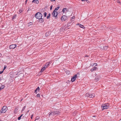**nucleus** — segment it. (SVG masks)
I'll list each match as a JSON object with an SVG mask.
<instances>
[{
  "label": "nucleus",
  "instance_id": "0eeeda50",
  "mask_svg": "<svg viewBox=\"0 0 121 121\" xmlns=\"http://www.w3.org/2000/svg\"><path fill=\"white\" fill-rule=\"evenodd\" d=\"M67 19V17L65 15L61 17V19L62 21H64L66 20Z\"/></svg>",
  "mask_w": 121,
  "mask_h": 121
},
{
  "label": "nucleus",
  "instance_id": "72a5a7b5",
  "mask_svg": "<svg viewBox=\"0 0 121 121\" xmlns=\"http://www.w3.org/2000/svg\"><path fill=\"white\" fill-rule=\"evenodd\" d=\"M28 24H29L30 25H31L32 24V22H30Z\"/></svg>",
  "mask_w": 121,
  "mask_h": 121
},
{
  "label": "nucleus",
  "instance_id": "9b49d317",
  "mask_svg": "<svg viewBox=\"0 0 121 121\" xmlns=\"http://www.w3.org/2000/svg\"><path fill=\"white\" fill-rule=\"evenodd\" d=\"M48 114L49 115V117H50V116L51 115H52L53 116L54 115H55L54 111L51 112H49L48 113Z\"/></svg>",
  "mask_w": 121,
  "mask_h": 121
},
{
  "label": "nucleus",
  "instance_id": "4468645a",
  "mask_svg": "<svg viewBox=\"0 0 121 121\" xmlns=\"http://www.w3.org/2000/svg\"><path fill=\"white\" fill-rule=\"evenodd\" d=\"M32 2H34L35 3L37 4H38L39 3V1L37 0H33Z\"/></svg>",
  "mask_w": 121,
  "mask_h": 121
},
{
  "label": "nucleus",
  "instance_id": "bb28decb",
  "mask_svg": "<svg viewBox=\"0 0 121 121\" xmlns=\"http://www.w3.org/2000/svg\"><path fill=\"white\" fill-rule=\"evenodd\" d=\"M39 119V117L37 116L36 117L35 120V121L36 120H38Z\"/></svg>",
  "mask_w": 121,
  "mask_h": 121
},
{
  "label": "nucleus",
  "instance_id": "c85d7f7f",
  "mask_svg": "<svg viewBox=\"0 0 121 121\" xmlns=\"http://www.w3.org/2000/svg\"><path fill=\"white\" fill-rule=\"evenodd\" d=\"M50 13H49V14H48V16H47V19H48V18H49V17H50Z\"/></svg>",
  "mask_w": 121,
  "mask_h": 121
},
{
  "label": "nucleus",
  "instance_id": "473e14b6",
  "mask_svg": "<svg viewBox=\"0 0 121 121\" xmlns=\"http://www.w3.org/2000/svg\"><path fill=\"white\" fill-rule=\"evenodd\" d=\"M37 97H40V95L39 94H38L37 95Z\"/></svg>",
  "mask_w": 121,
  "mask_h": 121
},
{
  "label": "nucleus",
  "instance_id": "2f4dec72",
  "mask_svg": "<svg viewBox=\"0 0 121 121\" xmlns=\"http://www.w3.org/2000/svg\"><path fill=\"white\" fill-rule=\"evenodd\" d=\"M97 65V63H94L93 64V66H96Z\"/></svg>",
  "mask_w": 121,
  "mask_h": 121
},
{
  "label": "nucleus",
  "instance_id": "c9c22d12",
  "mask_svg": "<svg viewBox=\"0 0 121 121\" xmlns=\"http://www.w3.org/2000/svg\"><path fill=\"white\" fill-rule=\"evenodd\" d=\"M75 18V17L74 16H73V17H71V20H72V19H74Z\"/></svg>",
  "mask_w": 121,
  "mask_h": 121
},
{
  "label": "nucleus",
  "instance_id": "49530a36",
  "mask_svg": "<svg viewBox=\"0 0 121 121\" xmlns=\"http://www.w3.org/2000/svg\"><path fill=\"white\" fill-rule=\"evenodd\" d=\"M1 79L0 78V81L1 80Z\"/></svg>",
  "mask_w": 121,
  "mask_h": 121
},
{
  "label": "nucleus",
  "instance_id": "1a4fd4ad",
  "mask_svg": "<svg viewBox=\"0 0 121 121\" xmlns=\"http://www.w3.org/2000/svg\"><path fill=\"white\" fill-rule=\"evenodd\" d=\"M97 70L98 68L97 67H94L92 68L91 69V71L92 72H93L94 71Z\"/></svg>",
  "mask_w": 121,
  "mask_h": 121
},
{
  "label": "nucleus",
  "instance_id": "f257e3e1",
  "mask_svg": "<svg viewBox=\"0 0 121 121\" xmlns=\"http://www.w3.org/2000/svg\"><path fill=\"white\" fill-rule=\"evenodd\" d=\"M42 14L39 12L37 13L35 15V17L37 19H38L42 18Z\"/></svg>",
  "mask_w": 121,
  "mask_h": 121
},
{
  "label": "nucleus",
  "instance_id": "a19ab883",
  "mask_svg": "<svg viewBox=\"0 0 121 121\" xmlns=\"http://www.w3.org/2000/svg\"><path fill=\"white\" fill-rule=\"evenodd\" d=\"M33 114H32V115H31V119H32V117H33Z\"/></svg>",
  "mask_w": 121,
  "mask_h": 121
},
{
  "label": "nucleus",
  "instance_id": "393cba45",
  "mask_svg": "<svg viewBox=\"0 0 121 121\" xmlns=\"http://www.w3.org/2000/svg\"><path fill=\"white\" fill-rule=\"evenodd\" d=\"M60 7H57L54 10H55V11H56Z\"/></svg>",
  "mask_w": 121,
  "mask_h": 121
},
{
  "label": "nucleus",
  "instance_id": "20e7f679",
  "mask_svg": "<svg viewBox=\"0 0 121 121\" xmlns=\"http://www.w3.org/2000/svg\"><path fill=\"white\" fill-rule=\"evenodd\" d=\"M7 109V107L6 106H4L2 108L0 111L1 113H5Z\"/></svg>",
  "mask_w": 121,
  "mask_h": 121
},
{
  "label": "nucleus",
  "instance_id": "7c9ffc66",
  "mask_svg": "<svg viewBox=\"0 0 121 121\" xmlns=\"http://www.w3.org/2000/svg\"><path fill=\"white\" fill-rule=\"evenodd\" d=\"M95 80L96 81H98L99 80V79L98 78V77H96L95 78Z\"/></svg>",
  "mask_w": 121,
  "mask_h": 121
},
{
  "label": "nucleus",
  "instance_id": "a878e982",
  "mask_svg": "<svg viewBox=\"0 0 121 121\" xmlns=\"http://www.w3.org/2000/svg\"><path fill=\"white\" fill-rule=\"evenodd\" d=\"M26 108V106H24V107H23L22 108V111H23Z\"/></svg>",
  "mask_w": 121,
  "mask_h": 121
},
{
  "label": "nucleus",
  "instance_id": "6e6552de",
  "mask_svg": "<svg viewBox=\"0 0 121 121\" xmlns=\"http://www.w3.org/2000/svg\"><path fill=\"white\" fill-rule=\"evenodd\" d=\"M77 77V74L75 75L72 78H71V81L72 82H74L76 79Z\"/></svg>",
  "mask_w": 121,
  "mask_h": 121
},
{
  "label": "nucleus",
  "instance_id": "e433bc0d",
  "mask_svg": "<svg viewBox=\"0 0 121 121\" xmlns=\"http://www.w3.org/2000/svg\"><path fill=\"white\" fill-rule=\"evenodd\" d=\"M3 72V70L2 71H0V74H1Z\"/></svg>",
  "mask_w": 121,
  "mask_h": 121
},
{
  "label": "nucleus",
  "instance_id": "aec40b11",
  "mask_svg": "<svg viewBox=\"0 0 121 121\" xmlns=\"http://www.w3.org/2000/svg\"><path fill=\"white\" fill-rule=\"evenodd\" d=\"M5 87V86L4 85H2L0 87V91L2 89H4Z\"/></svg>",
  "mask_w": 121,
  "mask_h": 121
},
{
  "label": "nucleus",
  "instance_id": "a18cd8bd",
  "mask_svg": "<svg viewBox=\"0 0 121 121\" xmlns=\"http://www.w3.org/2000/svg\"><path fill=\"white\" fill-rule=\"evenodd\" d=\"M82 1H83L86 0H81Z\"/></svg>",
  "mask_w": 121,
  "mask_h": 121
},
{
  "label": "nucleus",
  "instance_id": "58836bf2",
  "mask_svg": "<svg viewBox=\"0 0 121 121\" xmlns=\"http://www.w3.org/2000/svg\"><path fill=\"white\" fill-rule=\"evenodd\" d=\"M6 68V66H4L3 70H4Z\"/></svg>",
  "mask_w": 121,
  "mask_h": 121
},
{
  "label": "nucleus",
  "instance_id": "4be33fe9",
  "mask_svg": "<svg viewBox=\"0 0 121 121\" xmlns=\"http://www.w3.org/2000/svg\"><path fill=\"white\" fill-rule=\"evenodd\" d=\"M23 115V114L21 115L20 117H18V120H20L21 119V117H22Z\"/></svg>",
  "mask_w": 121,
  "mask_h": 121
},
{
  "label": "nucleus",
  "instance_id": "423d86ee",
  "mask_svg": "<svg viewBox=\"0 0 121 121\" xmlns=\"http://www.w3.org/2000/svg\"><path fill=\"white\" fill-rule=\"evenodd\" d=\"M16 47V44H13L10 45L9 46V48L10 49H13L15 48Z\"/></svg>",
  "mask_w": 121,
  "mask_h": 121
},
{
  "label": "nucleus",
  "instance_id": "2eb2a0df",
  "mask_svg": "<svg viewBox=\"0 0 121 121\" xmlns=\"http://www.w3.org/2000/svg\"><path fill=\"white\" fill-rule=\"evenodd\" d=\"M39 87H37L36 89L35 90V93H37V91H39Z\"/></svg>",
  "mask_w": 121,
  "mask_h": 121
},
{
  "label": "nucleus",
  "instance_id": "4c0bfd02",
  "mask_svg": "<svg viewBox=\"0 0 121 121\" xmlns=\"http://www.w3.org/2000/svg\"><path fill=\"white\" fill-rule=\"evenodd\" d=\"M28 0H26L25 2V4H26L27 3V1Z\"/></svg>",
  "mask_w": 121,
  "mask_h": 121
},
{
  "label": "nucleus",
  "instance_id": "39448f33",
  "mask_svg": "<svg viewBox=\"0 0 121 121\" xmlns=\"http://www.w3.org/2000/svg\"><path fill=\"white\" fill-rule=\"evenodd\" d=\"M52 15L53 17H55L56 18H57V12L55 10H54L52 12Z\"/></svg>",
  "mask_w": 121,
  "mask_h": 121
},
{
  "label": "nucleus",
  "instance_id": "c756f323",
  "mask_svg": "<svg viewBox=\"0 0 121 121\" xmlns=\"http://www.w3.org/2000/svg\"><path fill=\"white\" fill-rule=\"evenodd\" d=\"M17 109H15L14 110V113H16L17 111Z\"/></svg>",
  "mask_w": 121,
  "mask_h": 121
},
{
  "label": "nucleus",
  "instance_id": "f3484780",
  "mask_svg": "<svg viewBox=\"0 0 121 121\" xmlns=\"http://www.w3.org/2000/svg\"><path fill=\"white\" fill-rule=\"evenodd\" d=\"M45 36L46 37L50 35V32H47L45 34Z\"/></svg>",
  "mask_w": 121,
  "mask_h": 121
},
{
  "label": "nucleus",
  "instance_id": "09e8293b",
  "mask_svg": "<svg viewBox=\"0 0 121 121\" xmlns=\"http://www.w3.org/2000/svg\"><path fill=\"white\" fill-rule=\"evenodd\" d=\"M95 117V116H93V117Z\"/></svg>",
  "mask_w": 121,
  "mask_h": 121
},
{
  "label": "nucleus",
  "instance_id": "412c9836",
  "mask_svg": "<svg viewBox=\"0 0 121 121\" xmlns=\"http://www.w3.org/2000/svg\"><path fill=\"white\" fill-rule=\"evenodd\" d=\"M104 49L105 50H107L108 48V47L106 46H104L103 47Z\"/></svg>",
  "mask_w": 121,
  "mask_h": 121
},
{
  "label": "nucleus",
  "instance_id": "ea45409f",
  "mask_svg": "<svg viewBox=\"0 0 121 121\" xmlns=\"http://www.w3.org/2000/svg\"><path fill=\"white\" fill-rule=\"evenodd\" d=\"M22 12V10H21L20 9L19 10V12H20V13H21Z\"/></svg>",
  "mask_w": 121,
  "mask_h": 121
},
{
  "label": "nucleus",
  "instance_id": "a211bd4d",
  "mask_svg": "<svg viewBox=\"0 0 121 121\" xmlns=\"http://www.w3.org/2000/svg\"><path fill=\"white\" fill-rule=\"evenodd\" d=\"M45 68L46 67H42L41 69L40 72H43L45 69Z\"/></svg>",
  "mask_w": 121,
  "mask_h": 121
},
{
  "label": "nucleus",
  "instance_id": "cd10ccee",
  "mask_svg": "<svg viewBox=\"0 0 121 121\" xmlns=\"http://www.w3.org/2000/svg\"><path fill=\"white\" fill-rule=\"evenodd\" d=\"M47 13L45 12L44 13V17H46L47 15Z\"/></svg>",
  "mask_w": 121,
  "mask_h": 121
},
{
  "label": "nucleus",
  "instance_id": "6ab92c4d",
  "mask_svg": "<svg viewBox=\"0 0 121 121\" xmlns=\"http://www.w3.org/2000/svg\"><path fill=\"white\" fill-rule=\"evenodd\" d=\"M39 22L42 23L43 22L44 20L42 18H41L40 19H39Z\"/></svg>",
  "mask_w": 121,
  "mask_h": 121
},
{
  "label": "nucleus",
  "instance_id": "dca6fc26",
  "mask_svg": "<svg viewBox=\"0 0 121 121\" xmlns=\"http://www.w3.org/2000/svg\"><path fill=\"white\" fill-rule=\"evenodd\" d=\"M77 25H79V26L80 27L82 28H85V27L83 26L82 25L78 23L77 24Z\"/></svg>",
  "mask_w": 121,
  "mask_h": 121
},
{
  "label": "nucleus",
  "instance_id": "c03bdc74",
  "mask_svg": "<svg viewBox=\"0 0 121 121\" xmlns=\"http://www.w3.org/2000/svg\"><path fill=\"white\" fill-rule=\"evenodd\" d=\"M2 56V54L1 53H0V57Z\"/></svg>",
  "mask_w": 121,
  "mask_h": 121
},
{
  "label": "nucleus",
  "instance_id": "ddd939ff",
  "mask_svg": "<svg viewBox=\"0 0 121 121\" xmlns=\"http://www.w3.org/2000/svg\"><path fill=\"white\" fill-rule=\"evenodd\" d=\"M50 62H48L46 63L45 64L44 67H45L46 68L48 67V66L49 65Z\"/></svg>",
  "mask_w": 121,
  "mask_h": 121
},
{
  "label": "nucleus",
  "instance_id": "5701e85b",
  "mask_svg": "<svg viewBox=\"0 0 121 121\" xmlns=\"http://www.w3.org/2000/svg\"><path fill=\"white\" fill-rule=\"evenodd\" d=\"M16 16L17 15L16 14L14 15L12 17V20H13L16 17Z\"/></svg>",
  "mask_w": 121,
  "mask_h": 121
},
{
  "label": "nucleus",
  "instance_id": "f03ea898",
  "mask_svg": "<svg viewBox=\"0 0 121 121\" xmlns=\"http://www.w3.org/2000/svg\"><path fill=\"white\" fill-rule=\"evenodd\" d=\"M109 106L108 104H103L101 105V108L103 110L104 109H107L108 108Z\"/></svg>",
  "mask_w": 121,
  "mask_h": 121
},
{
  "label": "nucleus",
  "instance_id": "de8ad7c7",
  "mask_svg": "<svg viewBox=\"0 0 121 121\" xmlns=\"http://www.w3.org/2000/svg\"><path fill=\"white\" fill-rule=\"evenodd\" d=\"M29 111V110H28V111L27 112H28Z\"/></svg>",
  "mask_w": 121,
  "mask_h": 121
},
{
  "label": "nucleus",
  "instance_id": "f704fd0d",
  "mask_svg": "<svg viewBox=\"0 0 121 121\" xmlns=\"http://www.w3.org/2000/svg\"><path fill=\"white\" fill-rule=\"evenodd\" d=\"M117 3L120 4H121V3L119 0L117 1Z\"/></svg>",
  "mask_w": 121,
  "mask_h": 121
},
{
  "label": "nucleus",
  "instance_id": "79ce46f5",
  "mask_svg": "<svg viewBox=\"0 0 121 121\" xmlns=\"http://www.w3.org/2000/svg\"><path fill=\"white\" fill-rule=\"evenodd\" d=\"M52 5L51 6H50V9L51 10L52 9Z\"/></svg>",
  "mask_w": 121,
  "mask_h": 121
},
{
  "label": "nucleus",
  "instance_id": "9d476101",
  "mask_svg": "<svg viewBox=\"0 0 121 121\" xmlns=\"http://www.w3.org/2000/svg\"><path fill=\"white\" fill-rule=\"evenodd\" d=\"M54 112L55 115H59L60 112V111L59 110H56Z\"/></svg>",
  "mask_w": 121,
  "mask_h": 121
},
{
  "label": "nucleus",
  "instance_id": "b1692460",
  "mask_svg": "<svg viewBox=\"0 0 121 121\" xmlns=\"http://www.w3.org/2000/svg\"><path fill=\"white\" fill-rule=\"evenodd\" d=\"M66 73L67 74H69L70 73V72L69 70H67L66 72Z\"/></svg>",
  "mask_w": 121,
  "mask_h": 121
},
{
  "label": "nucleus",
  "instance_id": "f8f14e48",
  "mask_svg": "<svg viewBox=\"0 0 121 121\" xmlns=\"http://www.w3.org/2000/svg\"><path fill=\"white\" fill-rule=\"evenodd\" d=\"M67 11V9L66 8H64L62 10V12L63 13H65Z\"/></svg>",
  "mask_w": 121,
  "mask_h": 121
},
{
  "label": "nucleus",
  "instance_id": "37998d69",
  "mask_svg": "<svg viewBox=\"0 0 121 121\" xmlns=\"http://www.w3.org/2000/svg\"><path fill=\"white\" fill-rule=\"evenodd\" d=\"M88 56H89L86 55L85 56V57H88Z\"/></svg>",
  "mask_w": 121,
  "mask_h": 121
},
{
  "label": "nucleus",
  "instance_id": "7ed1b4c3",
  "mask_svg": "<svg viewBox=\"0 0 121 121\" xmlns=\"http://www.w3.org/2000/svg\"><path fill=\"white\" fill-rule=\"evenodd\" d=\"M85 96L86 97L93 98L95 96V95L94 94H90L89 93H86Z\"/></svg>",
  "mask_w": 121,
  "mask_h": 121
}]
</instances>
